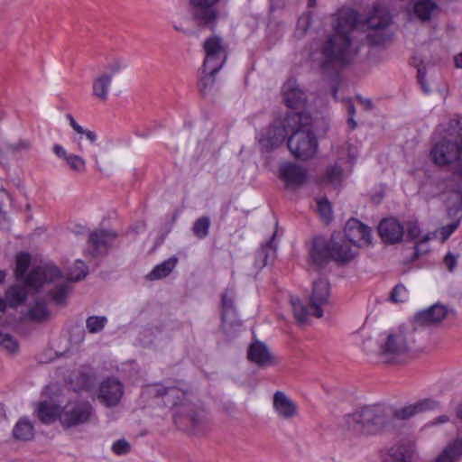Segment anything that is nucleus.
<instances>
[{"label":"nucleus","mask_w":462,"mask_h":462,"mask_svg":"<svg viewBox=\"0 0 462 462\" xmlns=\"http://www.w3.org/2000/svg\"><path fill=\"white\" fill-rule=\"evenodd\" d=\"M358 17V13L353 9L339 13L336 33L328 38L321 49V69L324 71H333L337 76L339 69L353 61L355 51L351 48L350 33L359 25Z\"/></svg>","instance_id":"nucleus-1"},{"label":"nucleus","mask_w":462,"mask_h":462,"mask_svg":"<svg viewBox=\"0 0 462 462\" xmlns=\"http://www.w3.org/2000/svg\"><path fill=\"white\" fill-rule=\"evenodd\" d=\"M145 392L155 398H161L163 404L174 410L173 420L182 430H194L203 423L205 411L189 400V392L179 386L162 384L147 385Z\"/></svg>","instance_id":"nucleus-2"},{"label":"nucleus","mask_w":462,"mask_h":462,"mask_svg":"<svg viewBox=\"0 0 462 462\" xmlns=\"http://www.w3.org/2000/svg\"><path fill=\"white\" fill-rule=\"evenodd\" d=\"M392 412L382 404L366 405L344 418L345 428L356 435H375L391 422Z\"/></svg>","instance_id":"nucleus-3"},{"label":"nucleus","mask_w":462,"mask_h":462,"mask_svg":"<svg viewBox=\"0 0 462 462\" xmlns=\"http://www.w3.org/2000/svg\"><path fill=\"white\" fill-rule=\"evenodd\" d=\"M447 136L433 145L432 162L439 166L454 164V171L462 167V127L459 120H451Z\"/></svg>","instance_id":"nucleus-4"},{"label":"nucleus","mask_w":462,"mask_h":462,"mask_svg":"<svg viewBox=\"0 0 462 462\" xmlns=\"http://www.w3.org/2000/svg\"><path fill=\"white\" fill-rule=\"evenodd\" d=\"M30 264L31 255L28 253H20L16 256V275L32 289L38 290L43 284L53 282L61 277V273L56 266L47 263L33 266L27 273Z\"/></svg>","instance_id":"nucleus-5"},{"label":"nucleus","mask_w":462,"mask_h":462,"mask_svg":"<svg viewBox=\"0 0 462 462\" xmlns=\"http://www.w3.org/2000/svg\"><path fill=\"white\" fill-rule=\"evenodd\" d=\"M309 122V114L303 112H288L283 118L273 122L266 132L260 138V144L266 152L282 145L291 128Z\"/></svg>","instance_id":"nucleus-6"},{"label":"nucleus","mask_w":462,"mask_h":462,"mask_svg":"<svg viewBox=\"0 0 462 462\" xmlns=\"http://www.w3.org/2000/svg\"><path fill=\"white\" fill-rule=\"evenodd\" d=\"M328 297L329 282L323 278L314 281L310 305H304L298 298L291 300L296 320L300 324H303L308 320L310 315L321 318L323 316L321 306L328 302Z\"/></svg>","instance_id":"nucleus-7"},{"label":"nucleus","mask_w":462,"mask_h":462,"mask_svg":"<svg viewBox=\"0 0 462 462\" xmlns=\"http://www.w3.org/2000/svg\"><path fill=\"white\" fill-rule=\"evenodd\" d=\"M413 330V328L400 326L387 334L379 348V355L384 362H394L410 351L414 343Z\"/></svg>","instance_id":"nucleus-8"},{"label":"nucleus","mask_w":462,"mask_h":462,"mask_svg":"<svg viewBox=\"0 0 462 462\" xmlns=\"http://www.w3.org/2000/svg\"><path fill=\"white\" fill-rule=\"evenodd\" d=\"M287 146L291 154L301 161L311 159L318 150V140L311 127V117L306 125H299L291 128Z\"/></svg>","instance_id":"nucleus-9"},{"label":"nucleus","mask_w":462,"mask_h":462,"mask_svg":"<svg viewBox=\"0 0 462 462\" xmlns=\"http://www.w3.org/2000/svg\"><path fill=\"white\" fill-rule=\"evenodd\" d=\"M437 196H445L447 212L449 216L462 210V167L446 178L435 181Z\"/></svg>","instance_id":"nucleus-10"},{"label":"nucleus","mask_w":462,"mask_h":462,"mask_svg":"<svg viewBox=\"0 0 462 462\" xmlns=\"http://www.w3.org/2000/svg\"><path fill=\"white\" fill-rule=\"evenodd\" d=\"M392 16L387 9L376 5L366 17L363 27H366V40L371 45H382L390 40L388 27Z\"/></svg>","instance_id":"nucleus-11"},{"label":"nucleus","mask_w":462,"mask_h":462,"mask_svg":"<svg viewBox=\"0 0 462 462\" xmlns=\"http://www.w3.org/2000/svg\"><path fill=\"white\" fill-rule=\"evenodd\" d=\"M236 294L232 289H226L221 294L222 330L226 340H232L240 331L241 320L237 317Z\"/></svg>","instance_id":"nucleus-12"},{"label":"nucleus","mask_w":462,"mask_h":462,"mask_svg":"<svg viewBox=\"0 0 462 462\" xmlns=\"http://www.w3.org/2000/svg\"><path fill=\"white\" fill-rule=\"evenodd\" d=\"M93 415V407L87 401H69L60 411V422L69 429L88 423Z\"/></svg>","instance_id":"nucleus-13"},{"label":"nucleus","mask_w":462,"mask_h":462,"mask_svg":"<svg viewBox=\"0 0 462 462\" xmlns=\"http://www.w3.org/2000/svg\"><path fill=\"white\" fill-rule=\"evenodd\" d=\"M203 49L206 53L202 65L203 71L209 70L211 74H217L227 58L223 40L219 36L212 35L204 42Z\"/></svg>","instance_id":"nucleus-14"},{"label":"nucleus","mask_w":462,"mask_h":462,"mask_svg":"<svg viewBox=\"0 0 462 462\" xmlns=\"http://www.w3.org/2000/svg\"><path fill=\"white\" fill-rule=\"evenodd\" d=\"M220 0H189L192 19L198 26L213 30L217 23Z\"/></svg>","instance_id":"nucleus-15"},{"label":"nucleus","mask_w":462,"mask_h":462,"mask_svg":"<svg viewBox=\"0 0 462 462\" xmlns=\"http://www.w3.org/2000/svg\"><path fill=\"white\" fill-rule=\"evenodd\" d=\"M116 237L117 234L116 231L107 229L95 230L88 236L86 253L93 257L104 255L107 253Z\"/></svg>","instance_id":"nucleus-16"},{"label":"nucleus","mask_w":462,"mask_h":462,"mask_svg":"<svg viewBox=\"0 0 462 462\" xmlns=\"http://www.w3.org/2000/svg\"><path fill=\"white\" fill-rule=\"evenodd\" d=\"M121 69L118 61H113L106 67V71L97 74L92 82V96L100 102H106L109 96V89L113 76Z\"/></svg>","instance_id":"nucleus-17"},{"label":"nucleus","mask_w":462,"mask_h":462,"mask_svg":"<svg viewBox=\"0 0 462 462\" xmlns=\"http://www.w3.org/2000/svg\"><path fill=\"white\" fill-rule=\"evenodd\" d=\"M123 394L124 385L116 378H107L99 386L98 399L107 407L117 405Z\"/></svg>","instance_id":"nucleus-18"},{"label":"nucleus","mask_w":462,"mask_h":462,"mask_svg":"<svg viewBox=\"0 0 462 462\" xmlns=\"http://www.w3.org/2000/svg\"><path fill=\"white\" fill-rule=\"evenodd\" d=\"M377 231L382 241L387 245L402 242L404 235L403 226L394 217L382 219L377 226Z\"/></svg>","instance_id":"nucleus-19"},{"label":"nucleus","mask_w":462,"mask_h":462,"mask_svg":"<svg viewBox=\"0 0 462 462\" xmlns=\"http://www.w3.org/2000/svg\"><path fill=\"white\" fill-rule=\"evenodd\" d=\"M448 313L447 306L436 303L417 312L413 317V321L422 327L437 326L447 317Z\"/></svg>","instance_id":"nucleus-20"},{"label":"nucleus","mask_w":462,"mask_h":462,"mask_svg":"<svg viewBox=\"0 0 462 462\" xmlns=\"http://www.w3.org/2000/svg\"><path fill=\"white\" fill-rule=\"evenodd\" d=\"M346 238L357 246L371 243V229L356 218L349 219L345 226Z\"/></svg>","instance_id":"nucleus-21"},{"label":"nucleus","mask_w":462,"mask_h":462,"mask_svg":"<svg viewBox=\"0 0 462 462\" xmlns=\"http://www.w3.org/2000/svg\"><path fill=\"white\" fill-rule=\"evenodd\" d=\"M439 407L440 402L439 401L432 398H425L412 404L396 409L393 413H392V417L393 416L398 420H409L419 413L427 411H435L439 409Z\"/></svg>","instance_id":"nucleus-22"},{"label":"nucleus","mask_w":462,"mask_h":462,"mask_svg":"<svg viewBox=\"0 0 462 462\" xmlns=\"http://www.w3.org/2000/svg\"><path fill=\"white\" fill-rule=\"evenodd\" d=\"M280 178L285 182L287 189H296L306 182L307 171L294 163H284L280 167Z\"/></svg>","instance_id":"nucleus-23"},{"label":"nucleus","mask_w":462,"mask_h":462,"mask_svg":"<svg viewBox=\"0 0 462 462\" xmlns=\"http://www.w3.org/2000/svg\"><path fill=\"white\" fill-rule=\"evenodd\" d=\"M283 100L285 105L292 109H300L304 106L307 96L299 87L295 79H288L282 87Z\"/></svg>","instance_id":"nucleus-24"},{"label":"nucleus","mask_w":462,"mask_h":462,"mask_svg":"<svg viewBox=\"0 0 462 462\" xmlns=\"http://www.w3.org/2000/svg\"><path fill=\"white\" fill-rule=\"evenodd\" d=\"M273 407L277 415L286 420H291L298 415L297 404L282 391L274 393Z\"/></svg>","instance_id":"nucleus-25"},{"label":"nucleus","mask_w":462,"mask_h":462,"mask_svg":"<svg viewBox=\"0 0 462 462\" xmlns=\"http://www.w3.org/2000/svg\"><path fill=\"white\" fill-rule=\"evenodd\" d=\"M247 358L259 367L271 366L275 363L274 356L267 346L261 341H255L249 346Z\"/></svg>","instance_id":"nucleus-26"},{"label":"nucleus","mask_w":462,"mask_h":462,"mask_svg":"<svg viewBox=\"0 0 462 462\" xmlns=\"http://www.w3.org/2000/svg\"><path fill=\"white\" fill-rule=\"evenodd\" d=\"M310 256L313 265L318 268L325 267L332 259L329 242L323 237L314 238Z\"/></svg>","instance_id":"nucleus-27"},{"label":"nucleus","mask_w":462,"mask_h":462,"mask_svg":"<svg viewBox=\"0 0 462 462\" xmlns=\"http://www.w3.org/2000/svg\"><path fill=\"white\" fill-rule=\"evenodd\" d=\"M53 152L62 159L69 169L75 174L81 175L86 172L87 162L85 159L75 153H69L61 145L55 144Z\"/></svg>","instance_id":"nucleus-28"},{"label":"nucleus","mask_w":462,"mask_h":462,"mask_svg":"<svg viewBox=\"0 0 462 462\" xmlns=\"http://www.w3.org/2000/svg\"><path fill=\"white\" fill-rule=\"evenodd\" d=\"M413 14L421 22L430 21L439 13V6L433 0H414Z\"/></svg>","instance_id":"nucleus-29"},{"label":"nucleus","mask_w":462,"mask_h":462,"mask_svg":"<svg viewBox=\"0 0 462 462\" xmlns=\"http://www.w3.org/2000/svg\"><path fill=\"white\" fill-rule=\"evenodd\" d=\"M414 449L412 445L395 444L388 450L386 462H411Z\"/></svg>","instance_id":"nucleus-30"},{"label":"nucleus","mask_w":462,"mask_h":462,"mask_svg":"<svg viewBox=\"0 0 462 462\" xmlns=\"http://www.w3.org/2000/svg\"><path fill=\"white\" fill-rule=\"evenodd\" d=\"M61 407L51 401H43L38 404L36 410L38 419L44 424H51L58 418L60 420V411Z\"/></svg>","instance_id":"nucleus-31"},{"label":"nucleus","mask_w":462,"mask_h":462,"mask_svg":"<svg viewBox=\"0 0 462 462\" xmlns=\"http://www.w3.org/2000/svg\"><path fill=\"white\" fill-rule=\"evenodd\" d=\"M331 250L332 259L337 263H347L353 259L354 254L346 242H338L333 236L328 241Z\"/></svg>","instance_id":"nucleus-32"},{"label":"nucleus","mask_w":462,"mask_h":462,"mask_svg":"<svg viewBox=\"0 0 462 462\" xmlns=\"http://www.w3.org/2000/svg\"><path fill=\"white\" fill-rule=\"evenodd\" d=\"M273 237L263 244L255 253L254 265L257 271L262 270L264 266L267 265L270 258L274 257L276 248L273 245Z\"/></svg>","instance_id":"nucleus-33"},{"label":"nucleus","mask_w":462,"mask_h":462,"mask_svg":"<svg viewBox=\"0 0 462 462\" xmlns=\"http://www.w3.org/2000/svg\"><path fill=\"white\" fill-rule=\"evenodd\" d=\"M26 288L21 284L10 286L5 291V301L10 308H16L22 305L27 299Z\"/></svg>","instance_id":"nucleus-34"},{"label":"nucleus","mask_w":462,"mask_h":462,"mask_svg":"<svg viewBox=\"0 0 462 462\" xmlns=\"http://www.w3.org/2000/svg\"><path fill=\"white\" fill-rule=\"evenodd\" d=\"M177 263L178 258L176 256L170 257L162 263L157 264L147 275V278L151 281H153L167 277L175 268Z\"/></svg>","instance_id":"nucleus-35"},{"label":"nucleus","mask_w":462,"mask_h":462,"mask_svg":"<svg viewBox=\"0 0 462 462\" xmlns=\"http://www.w3.org/2000/svg\"><path fill=\"white\" fill-rule=\"evenodd\" d=\"M13 435L16 439L30 440L34 435L33 426L28 420H20L13 430Z\"/></svg>","instance_id":"nucleus-36"},{"label":"nucleus","mask_w":462,"mask_h":462,"mask_svg":"<svg viewBox=\"0 0 462 462\" xmlns=\"http://www.w3.org/2000/svg\"><path fill=\"white\" fill-rule=\"evenodd\" d=\"M49 315L47 305L42 300H36L28 310V317L33 321L42 322L48 319Z\"/></svg>","instance_id":"nucleus-37"},{"label":"nucleus","mask_w":462,"mask_h":462,"mask_svg":"<svg viewBox=\"0 0 462 462\" xmlns=\"http://www.w3.org/2000/svg\"><path fill=\"white\" fill-rule=\"evenodd\" d=\"M7 151L15 158H23L32 149V143L28 139H19L17 142L7 143Z\"/></svg>","instance_id":"nucleus-38"},{"label":"nucleus","mask_w":462,"mask_h":462,"mask_svg":"<svg viewBox=\"0 0 462 462\" xmlns=\"http://www.w3.org/2000/svg\"><path fill=\"white\" fill-rule=\"evenodd\" d=\"M211 222L210 218L207 216L199 217L193 224V235L199 239H204L208 236Z\"/></svg>","instance_id":"nucleus-39"},{"label":"nucleus","mask_w":462,"mask_h":462,"mask_svg":"<svg viewBox=\"0 0 462 462\" xmlns=\"http://www.w3.org/2000/svg\"><path fill=\"white\" fill-rule=\"evenodd\" d=\"M107 323L105 316H90L86 320V328L91 334H96L103 330Z\"/></svg>","instance_id":"nucleus-40"},{"label":"nucleus","mask_w":462,"mask_h":462,"mask_svg":"<svg viewBox=\"0 0 462 462\" xmlns=\"http://www.w3.org/2000/svg\"><path fill=\"white\" fill-rule=\"evenodd\" d=\"M202 73L204 75L200 77L198 86L199 92L203 96H206L212 90L214 87L216 74H211L209 70H207L206 72L202 70Z\"/></svg>","instance_id":"nucleus-41"},{"label":"nucleus","mask_w":462,"mask_h":462,"mask_svg":"<svg viewBox=\"0 0 462 462\" xmlns=\"http://www.w3.org/2000/svg\"><path fill=\"white\" fill-rule=\"evenodd\" d=\"M71 287L69 283H62L51 291V296L56 304H64Z\"/></svg>","instance_id":"nucleus-42"},{"label":"nucleus","mask_w":462,"mask_h":462,"mask_svg":"<svg viewBox=\"0 0 462 462\" xmlns=\"http://www.w3.org/2000/svg\"><path fill=\"white\" fill-rule=\"evenodd\" d=\"M341 176H342L341 167H339L337 165H334V166H330L327 169V171L324 174V177H323V180L328 183L337 185L340 182Z\"/></svg>","instance_id":"nucleus-43"},{"label":"nucleus","mask_w":462,"mask_h":462,"mask_svg":"<svg viewBox=\"0 0 462 462\" xmlns=\"http://www.w3.org/2000/svg\"><path fill=\"white\" fill-rule=\"evenodd\" d=\"M317 208L320 217L329 222L332 219V207L327 198L319 199L317 200Z\"/></svg>","instance_id":"nucleus-44"},{"label":"nucleus","mask_w":462,"mask_h":462,"mask_svg":"<svg viewBox=\"0 0 462 462\" xmlns=\"http://www.w3.org/2000/svg\"><path fill=\"white\" fill-rule=\"evenodd\" d=\"M407 296L408 291L406 287L402 283H398L390 293V300L394 303L403 302L406 300Z\"/></svg>","instance_id":"nucleus-45"},{"label":"nucleus","mask_w":462,"mask_h":462,"mask_svg":"<svg viewBox=\"0 0 462 462\" xmlns=\"http://www.w3.org/2000/svg\"><path fill=\"white\" fill-rule=\"evenodd\" d=\"M88 268L81 261H77L75 268L69 273V280L71 282H79L86 277Z\"/></svg>","instance_id":"nucleus-46"},{"label":"nucleus","mask_w":462,"mask_h":462,"mask_svg":"<svg viewBox=\"0 0 462 462\" xmlns=\"http://www.w3.org/2000/svg\"><path fill=\"white\" fill-rule=\"evenodd\" d=\"M0 345L9 352H15L18 347L16 340L7 333L0 332Z\"/></svg>","instance_id":"nucleus-47"},{"label":"nucleus","mask_w":462,"mask_h":462,"mask_svg":"<svg viewBox=\"0 0 462 462\" xmlns=\"http://www.w3.org/2000/svg\"><path fill=\"white\" fill-rule=\"evenodd\" d=\"M311 22V13H307L302 14L298 22H297V32L300 33V36H303L308 29L310 28Z\"/></svg>","instance_id":"nucleus-48"},{"label":"nucleus","mask_w":462,"mask_h":462,"mask_svg":"<svg viewBox=\"0 0 462 462\" xmlns=\"http://www.w3.org/2000/svg\"><path fill=\"white\" fill-rule=\"evenodd\" d=\"M130 449L131 446L125 439H119L112 446V450L116 455H125Z\"/></svg>","instance_id":"nucleus-49"},{"label":"nucleus","mask_w":462,"mask_h":462,"mask_svg":"<svg viewBox=\"0 0 462 462\" xmlns=\"http://www.w3.org/2000/svg\"><path fill=\"white\" fill-rule=\"evenodd\" d=\"M430 236L426 235L420 241H419L414 247V258H418L429 251L427 242Z\"/></svg>","instance_id":"nucleus-50"},{"label":"nucleus","mask_w":462,"mask_h":462,"mask_svg":"<svg viewBox=\"0 0 462 462\" xmlns=\"http://www.w3.org/2000/svg\"><path fill=\"white\" fill-rule=\"evenodd\" d=\"M420 230L417 222H409L407 225V236L411 239H417L420 236Z\"/></svg>","instance_id":"nucleus-51"},{"label":"nucleus","mask_w":462,"mask_h":462,"mask_svg":"<svg viewBox=\"0 0 462 462\" xmlns=\"http://www.w3.org/2000/svg\"><path fill=\"white\" fill-rule=\"evenodd\" d=\"M426 69L425 67H419L417 71L418 81L425 93H430V89L425 83Z\"/></svg>","instance_id":"nucleus-52"},{"label":"nucleus","mask_w":462,"mask_h":462,"mask_svg":"<svg viewBox=\"0 0 462 462\" xmlns=\"http://www.w3.org/2000/svg\"><path fill=\"white\" fill-rule=\"evenodd\" d=\"M444 263L449 272H453L457 263V257L448 252L444 257Z\"/></svg>","instance_id":"nucleus-53"},{"label":"nucleus","mask_w":462,"mask_h":462,"mask_svg":"<svg viewBox=\"0 0 462 462\" xmlns=\"http://www.w3.org/2000/svg\"><path fill=\"white\" fill-rule=\"evenodd\" d=\"M66 117L69 120L70 126L73 128L75 132H77L78 134L84 133V128L76 122V120L70 114H67Z\"/></svg>","instance_id":"nucleus-54"},{"label":"nucleus","mask_w":462,"mask_h":462,"mask_svg":"<svg viewBox=\"0 0 462 462\" xmlns=\"http://www.w3.org/2000/svg\"><path fill=\"white\" fill-rule=\"evenodd\" d=\"M356 99L359 101L360 104H362L365 107V110H372L374 106H373V102L371 99L369 98H364L363 97L361 96H357L356 97Z\"/></svg>","instance_id":"nucleus-55"},{"label":"nucleus","mask_w":462,"mask_h":462,"mask_svg":"<svg viewBox=\"0 0 462 462\" xmlns=\"http://www.w3.org/2000/svg\"><path fill=\"white\" fill-rule=\"evenodd\" d=\"M80 378L82 379L85 388H88L93 384V378L90 375L87 374H81Z\"/></svg>","instance_id":"nucleus-56"},{"label":"nucleus","mask_w":462,"mask_h":462,"mask_svg":"<svg viewBox=\"0 0 462 462\" xmlns=\"http://www.w3.org/2000/svg\"><path fill=\"white\" fill-rule=\"evenodd\" d=\"M82 134H85L87 139L91 143H94L97 139V135L95 132L93 131H90V130H85L84 129V133Z\"/></svg>","instance_id":"nucleus-57"},{"label":"nucleus","mask_w":462,"mask_h":462,"mask_svg":"<svg viewBox=\"0 0 462 462\" xmlns=\"http://www.w3.org/2000/svg\"><path fill=\"white\" fill-rule=\"evenodd\" d=\"M346 112L349 116H355L356 115V107L351 100H348L346 104Z\"/></svg>","instance_id":"nucleus-58"},{"label":"nucleus","mask_w":462,"mask_h":462,"mask_svg":"<svg viewBox=\"0 0 462 462\" xmlns=\"http://www.w3.org/2000/svg\"><path fill=\"white\" fill-rule=\"evenodd\" d=\"M458 226V222H454L446 227H444V230H447V236H450Z\"/></svg>","instance_id":"nucleus-59"},{"label":"nucleus","mask_w":462,"mask_h":462,"mask_svg":"<svg viewBox=\"0 0 462 462\" xmlns=\"http://www.w3.org/2000/svg\"><path fill=\"white\" fill-rule=\"evenodd\" d=\"M338 82L334 81L332 85L331 94L335 99H337Z\"/></svg>","instance_id":"nucleus-60"},{"label":"nucleus","mask_w":462,"mask_h":462,"mask_svg":"<svg viewBox=\"0 0 462 462\" xmlns=\"http://www.w3.org/2000/svg\"><path fill=\"white\" fill-rule=\"evenodd\" d=\"M347 125L351 131H353L356 127V122L354 119V116H349L347 120Z\"/></svg>","instance_id":"nucleus-61"},{"label":"nucleus","mask_w":462,"mask_h":462,"mask_svg":"<svg viewBox=\"0 0 462 462\" xmlns=\"http://www.w3.org/2000/svg\"><path fill=\"white\" fill-rule=\"evenodd\" d=\"M455 63L457 68H462V52L455 57Z\"/></svg>","instance_id":"nucleus-62"},{"label":"nucleus","mask_w":462,"mask_h":462,"mask_svg":"<svg viewBox=\"0 0 462 462\" xmlns=\"http://www.w3.org/2000/svg\"><path fill=\"white\" fill-rule=\"evenodd\" d=\"M436 420H437V423H446L449 420V418L447 415H441V416H439L436 419Z\"/></svg>","instance_id":"nucleus-63"},{"label":"nucleus","mask_w":462,"mask_h":462,"mask_svg":"<svg viewBox=\"0 0 462 462\" xmlns=\"http://www.w3.org/2000/svg\"><path fill=\"white\" fill-rule=\"evenodd\" d=\"M6 301H5V297L3 299L2 297H0V310H5V308L6 307Z\"/></svg>","instance_id":"nucleus-64"}]
</instances>
